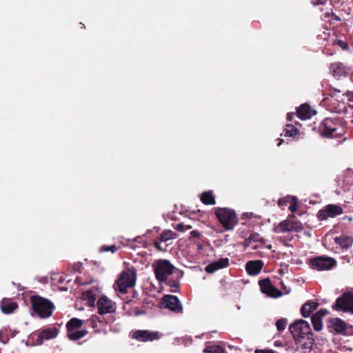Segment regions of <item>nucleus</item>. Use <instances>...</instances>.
<instances>
[{
  "instance_id": "37998d69",
  "label": "nucleus",
  "mask_w": 353,
  "mask_h": 353,
  "mask_svg": "<svg viewBox=\"0 0 353 353\" xmlns=\"http://www.w3.org/2000/svg\"><path fill=\"white\" fill-rule=\"evenodd\" d=\"M337 44L343 49V50H347L348 49V45L346 42L338 40Z\"/></svg>"
},
{
  "instance_id": "6e6552de",
  "label": "nucleus",
  "mask_w": 353,
  "mask_h": 353,
  "mask_svg": "<svg viewBox=\"0 0 353 353\" xmlns=\"http://www.w3.org/2000/svg\"><path fill=\"white\" fill-rule=\"evenodd\" d=\"M332 308L336 311L353 314V294L351 292L343 293L341 296L336 299Z\"/></svg>"
},
{
  "instance_id": "a878e982",
  "label": "nucleus",
  "mask_w": 353,
  "mask_h": 353,
  "mask_svg": "<svg viewBox=\"0 0 353 353\" xmlns=\"http://www.w3.org/2000/svg\"><path fill=\"white\" fill-rule=\"evenodd\" d=\"M312 114V110L307 103L302 104L297 109V117L302 120L310 119Z\"/></svg>"
},
{
  "instance_id": "3c124183",
  "label": "nucleus",
  "mask_w": 353,
  "mask_h": 353,
  "mask_svg": "<svg viewBox=\"0 0 353 353\" xmlns=\"http://www.w3.org/2000/svg\"><path fill=\"white\" fill-rule=\"evenodd\" d=\"M348 96H350V97L353 98V91H352V92H350V93L348 94Z\"/></svg>"
},
{
  "instance_id": "bb28decb",
  "label": "nucleus",
  "mask_w": 353,
  "mask_h": 353,
  "mask_svg": "<svg viewBox=\"0 0 353 353\" xmlns=\"http://www.w3.org/2000/svg\"><path fill=\"white\" fill-rule=\"evenodd\" d=\"M200 199L201 202L205 205H214L216 203L215 198L211 190L203 192L201 194Z\"/></svg>"
},
{
  "instance_id": "aec40b11",
  "label": "nucleus",
  "mask_w": 353,
  "mask_h": 353,
  "mask_svg": "<svg viewBox=\"0 0 353 353\" xmlns=\"http://www.w3.org/2000/svg\"><path fill=\"white\" fill-rule=\"evenodd\" d=\"M327 314L328 311L326 309H321L312 315L311 320L314 330L320 331L322 330V318Z\"/></svg>"
},
{
  "instance_id": "7c9ffc66",
  "label": "nucleus",
  "mask_w": 353,
  "mask_h": 353,
  "mask_svg": "<svg viewBox=\"0 0 353 353\" xmlns=\"http://www.w3.org/2000/svg\"><path fill=\"white\" fill-rule=\"evenodd\" d=\"M252 242H259L261 244H263L265 242V239L256 232H252L250 234V236L245 239V243L247 245H250Z\"/></svg>"
},
{
  "instance_id": "7ed1b4c3",
  "label": "nucleus",
  "mask_w": 353,
  "mask_h": 353,
  "mask_svg": "<svg viewBox=\"0 0 353 353\" xmlns=\"http://www.w3.org/2000/svg\"><path fill=\"white\" fill-rule=\"evenodd\" d=\"M214 214L225 230H230L237 225L239 219L234 210L227 208H214Z\"/></svg>"
},
{
  "instance_id": "49530a36",
  "label": "nucleus",
  "mask_w": 353,
  "mask_h": 353,
  "mask_svg": "<svg viewBox=\"0 0 353 353\" xmlns=\"http://www.w3.org/2000/svg\"><path fill=\"white\" fill-rule=\"evenodd\" d=\"M144 313H145V312L141 310L136 309V310H135V315H137V316L143 314Z\"/></svg>"
},
{
  "instance_id": "1a4fd4ad",
  "label": "nucleus",
  "mask_w": 353,
  "mask_h": 353,
  "mask_svg": "<svg viewBox=\"0 0 353 353\" xmlns=\"http://www.w3.org/2000/svg\"><path fill=\"white\" fill-rule=\"evenodd\" d=\"M289 330L294 339L304 335L312 334L310 324L305 320L298 319L289 326Z\"/></svg>"
},
{
  "instance_id": "dca6fc26",
  "label": "nucleus",
  "mask_w": 353,
  "mask_h": 353,
  "mask_svg": "<svg viewBox=\"0 0 353 353\" xmlns=\"http://www.w3.org/2000/svg\"><path fill=\"white\" fill-rule=\"evenodd\" d=\"M163 301L165 307L175 313H182L183 306L176 296L165 295L163 297Z\"/></svg>"
},
{
  "instance_id": "ea45409f",
  "label": "nucleus",
  "mask_w": 353,
  "mask_h": 353,
  "mask_svg": "<svg viewBox=\"0 0 353 353\" xmlns=\"http://www.w3.org/2000/svg\"><path fill=\"white\" fill-rule=\"evenodd\" d=\"M293 239V236H283L278 237V241L285 247H289V242Z\"/></svg>"
},
{
  "instance_id": "4468645a",
  "label": "nucleus",
  "mask_w": 353,
  "mask_h": 353,
  "mask_svg": "<svg viewBox=\"0 0 353 353\" xmlns=\"http://www.w3.org/2000/svg\"><path fill=\"white\" fill-rule=\"evenodd\" d=\"M259 285L261 291L269 297L278 298L282 295V292L272 284L269 278L260 280Z\"/></svg>"
},
{
  "instance_id": "20e7f679",
  "label": "nucleus",
  "mask_w": 353,
  "mask_h": 353,
  "mask_svg": "<svg viewBox=\"0 0 353 353\" xmlns=\"http://www.w3.org/2000/svg\"><path fill=\"white\" fill-rule=\"evenodd\" d=\"M137 272L134 268H128L122 271L116 284L118 290L123 294L127 293V289L135 285Z\"/></svg>"
},
{
  "instance_id": "f3484780",
  "label": "nucleus",
  "mask_w": 353,
  "mask_h": 353,
  "mask_svg": "<svg viewBox=\"0 0 353 353\" xmlns=\"http://www.w3.org/2000/svg\"><path fill=\"white\" fill-rule=\"evenodd\" d=\"M59 330L57 327H50L45 328L41 331L37 339V344H43L44 340H50L57 337Z\"/></svg>"
},
{
  "instance_id": "8fccbe9b",
  "label": "nucleus",
  "mask_w": 353,
  "mask_h": 353,
  "mask_svg": "<svg viewBox=\"0 0 353 353\" xmlns=\"http://www.w3.org/2000/svg\"><path fill=\"white\" fill-rule=\"evenodd\" d=\"M192 228V226L191 225H185V231L188 230H190Z\"/></svg>"
},
{
  "instance_id": "6ab92c4d",
  "label": "nucleus",
  "mask_w": 353,
  "mask_h": 353,
  "mask_svg": "<svg viewBox=\"0 0 353 353\" xmlns=\"http://www.w3.org/2000/svg\"><path fill=\"white\" fill-rule=\"evenodd\" d=\"M133 337L139 341H148L158 339L159 334L158 332H152L148 330H137L134 334Z\"/></svg>"
},
{
  "instance_id": "5701e85b",
  "label": "nucleus",
  "mask_w": 353,
  "mask_h": 353,
  "mask_svg": "<svg viewBox=\"0 0 353 353\" xmlns=\"http://www.w3.org/2000/svg\"><path fill=\"white\" fill-rule=\"evenodd\" d=\"M328 327L333 328L338 334H345L347 325L341 319L336 318L330 321Z\"/></svg>"
},
{
  "instance_id": "c756f323",
  "label": "nucleus",
  "mask_w": 353,
  "mask_h": 353,
  "mask_svg": "<svg viewBox=\"0 0 353 353\" xmlns=\"http://www.w3.org/2000/svg\"><path fill=\"white\" fill-rule=\"evenodd\" d=\"M88 334L85 329L83 330H74L71 332H67L68 337L71 341H77L84 337Z\"/></svg>"
},
{
  "instance_id": "72a5a7b5",
  "label": "nucleus",
  "mask_w": 353,
  "mask_h": 353,
  "mask_svg": "<svg viewBox=\"0 0 353 353\" xmlns=\"http://www.w3.org/2000/svg\"><path fill=\"white\" fill-rule=\"evenodd\" d=\"M285 135L294 137L299 133L298 129L292 124H287L285 128Z\"/></svg>"
},
{
  "instance_id": "de8ad7c7",
  "label": "nucleus",
  "mask_w": 353,
  "mask_h": 353,
  "mask_svg": "<svg viewBox=\"0 0 353 353\" xmlns=\"http://www.w3.org/2000/svg\"><path fill=\"white\" fill-rule=\"evenodd\" d=\"M274 345L276 347H281L283 345H282V341H279V340L275 341H274Z\"/></svg>"
},
{
  "instance_id": "e433bc0d",
  "label": "nucleus",
  "mask_w": 353,
  "mask_h": 353,
  "mask_svg": "<svg viewBox=\"0 0 353 353\" xmlns=\"http://www.w3.org/2000/svg\"><path fill=\"white\" fill-rule=\"evenodd\" d=\"M292 196H286L278 201V205L281 208L284 209L287 206L288 203H290L292 201Z\"/></svg>"
},
{
  "instance_id": "4c0bfd02",
  "label": "nucleus",
  "mask_w": 353,
  "mask_h": 353,
  "mask_svg": "<svg viewBox=\"0 0 353 353\" xmlns=\"http://www.w3.org/2000/svg\"><path fill=\"white\" fill-rule=\"evenodd\" d=\"M299 203H298V199L296 196H292V201L290 203V206L288 208L289 210H290L292 212H295L299 209Z\"/></svg>"
},
{
  "instance_id": "423d86ee",
  "label": "nucleus",
  "mask_w": 353,
  "mask_h": 353,
  "mask_svg": "<svg viewBox=\"0 0 353 353\" xmlns=\"http://www.w3.org/2000/svg\"><path fill=\"white\" fill-rule=\"evenodd\" d=\"M295 216L291 214L288 219L281 221L277 225L274 226L273 231L275 233L285 232H301L303 230L302 223L299 220H292Z\"/></svg>"
},
{
  "instance_id": "473e14b6",
  "label": "nucleus",
  "mask_w": 353,
  "mask_h": 353,
  "mask_svg": "<svg viewBox=\"0 0 353 353\" xmlns=\"http://www.w3.org/2000/svg\"><path fill=\"white\" fill-rule=\"evenodd\" d=\"M203 352L205 353H224L225 350L219 345H212L206 347Z\"/></svg>"
},
{
  "instance_id": "f8f14e48",
  "label": "nucleus",
  "mask_w": 353,
  "mask_h": 353,
  "mask_svg": "<svg viewBox=\"0 0 353 353\" xmlns=\"http://www.w3.org/2000/svg\"><path fill=\"white\" fill-rule=\"evenodd\" d=\"M177 237V234L170 230L163 231L161 235L154 241V247L160 251H166L168 246V241Z\"/></svg>"
},
{
  "instance_id": "412c9836",
  "label": "nucleus",
  "mask_w": 353,
  "mask_h": 353,
  "mask_svg": "<svg viewBox=\"0 0 353 353\" xmlns=\"http://www.w3.org/2000/svg\"><path fill=\"white\" fill-rule=\"evenodd\" d=\"M263 267V262L261 260L250 261L245 264V270L249 275L258 274Z\"/></svg>"
},
{
  "instance_id": "a18cd8bd",
  "label": "nucleus",
  "mask_w": 353,
  "mask_h": 353,
  "mask_svg": "<svg viewBox=\"0 0 353 353\" xmlns=\"http://www.w3.org/2000/svg\"><path fill=\"white\" fill-rule=\"evenodd\" d=\"M190 235L192 237H199L201 234L199 231L197 230H192L191 232H190Z\"/></svg>"
},
{
  "instance_id": "4be33fe9",
  "label": "nucleus",
  "mask_w": 353,
  "mask_h": 353,
  "mask_svg": "<svg viewBox=\"0 0 353 353\" xmlns=\"http://www.w3.org/2000/svg\"><path fill=\"white\" fill-rule=\"evenodd\" d=\"M330 70L333 76L337 79L347 77L348 74L346 67L342 63L335 62L331 63Z\"/></svg>"
},
{
  "instance_id": "39448f33",
  "label": "nucleus",
  "mask_w": 353,
  "mask_h": 353,
  "mask_svg": "<svg viewBox=\"0 0 353 353\" xmlns=\"http://www.w3.org/2000/svg\"><path fill=\"white\" fill-rule=\"evenodd\" d=\"M156 279L160 282L167 280V277L174 274L176 268L168 260L160 259L153 265Z\"/></svg>"
},
{
  "instance_id": "f704fd0d",
  "label": "nucleus",
  "mask_w": 353,
  "mask_h": 353,
  "mask_svg": "<svg viewBox=\"0 0 353 353\" xmlns=\"http://www.w3.org/2000/svg\"><path fill=\"white\" fill-rule=\"evenodd\" d=\"M102 321L100 318L97 315H93L92 317L87 321V323L93 328L98 327V323H101Z\"/></svg>"
},
{
  "instance_id": "f03ea898",
  "label": "nucleus",
  "mask_w": 353,
  "mask_h": 353,
  "mask_svg": "<svg viewBox=\"0 0 353 353\" xmlns=\"http://www.w3.org/2000/svg\"><path fill=\"white\" fill-rule=\"evenodd\" d=\"M32 311L41 319H48L52 315L55 306L49 299L39 295L30 297Z\"/></svg>"
},
{
  "instance_id": "c9c22d12",
  "label": "nucleus",
  "mask_w": 353,
  "mask_h": 353,
  "mask_svg": "<svg viewBox=\"0 0 353 353\" xmlns=\"http://www.w3.org/2000/svg\"><path fill=\"white\" fill-rule=\"evenodd\" d=\"M119 250V247H117L115 245H103L100 248V252H111L112 253H115Z\"/></svg>"
},
{
  "instance_id": "393cba45",
  "label": "nucleus",
  "mask_w": 353,
  "mask_h": 353,
  "mask_svg": "<svg viewBox=\"0 0 353 353\" xmlns=\"http://www.w3.org/2000/svg\"><path fill=\"white\" fill-rule=\"evenodd\" d=\"M319 306V303L314 301H306L301 308V313L303 317H308Z\"/></svg>"
},
{
  "instance_id": "c03bdc74",
  "label": "nucleus",
  "mask_w": 353,
  "mask_h": 353,
  "mask_svg": "<svg viewBox=\"0 0 353 353\" xmlns=\"http://www.w3.org/2000/svg\"><path fill=\"white\" fill-rule=\"evenodd\" d=\"M185 224H183V223H180L176 224V225L174 227V228L179 232H185Z\"/></svg>"
},
{
  "instance_id": "cd10ccee",
  "label": "nucleus",
  "mask_w": 353,
  "mask_h": 353,
  "mask_svg": "<svg viewBox=\"0 0 353 353\" xmlns=\"http://www.w3.org/2000/svg\"><path fill=\"white\" fill-rule=\"evenodd\" d=\"M17 303L15 302L3 301L1 309L3 313L10 314L12 313L17 308Z\"/></svg>"
},
{
  "instance_id": "a19ab883",
  "label": "nucleus",
  "mask_w": 353,
  "mask_h": 353,
  "mask_svg": "<svg viewBox=\"0 0 353 353\" xmlns=\"http://www.w3.org/2000/svg\"><path fill=\"white\" fill-rule=\"evenodd\" d=\"M242 219H255L256 220H261V216L254 214L253 212H244L242 215Z\"/></svg>"
},
{
  "instance_id": "2f4dec72",
  "label": "nucleus",
  "mask_w": 353,
  "mask_h": 353,
  "mask_svg": "<svg viewBox=\"0 0 353 353\" xmlns=\"http://www.w3.org/2000/svg\"><path fill=\"white\" fill-rule=\"evenodd\" d=\"M82 297L83 300H86L89 305H92L94 304L95 301V294L92 291L88 290L84 292L82 294Z\"/></svg>"
},
{
  "instance_id": "c85d7f7f",
  "label": "nucleus",
  "mask_w": 353,
  "mask_h": 353,
  "mask_svg": "<svg viewBox=\"0 0 353 353\" xmlns=\"http://www.w3.org/2000/svg\"><path fill=\"white\" fill-rule=\"evenodd\" d=\"M83 321L77 318H72L66 324L67 332H71L72 330H78L81 327Z\"/></svg>"
},
{
  "instance_id": "9d476101",
  "label": "nucleus",
  "mask_w": 353,
  "mask_h": 353,
  "mask_svg": "<svg viewBox=\"0 0 353 353\" xmlns=\"http://www.w3.org/2000/svg\"><path fill=\"white\" fill-rule=\"evenodd\" d=\"M343 213V210L339 205L328 204L318 212L317 218L319 221H325L328 218H335Z\"/></svg>"
},
{
  "instance_id": "2eb2a0df",
  "label": "nucleus",
  "mask_w": 353,
  "mask_h": 353,
  "mask_svg": "<svg viewBox=\"0 0 353 353\" xmlns=\"http://www.w3.org/2000/svg\"><path fill=\"white\" fill-rule=\"evenodd\" d=\"M183 274L184 273L182 270L176 269L174 274L170 275V278L168 279L167 277V280L163 281V283H165L167 286L171 288L170 291L172 292H177L180 288V280L183 276Z\"/></svg>"
},
{
  "instance_id": "58836bf2",
  "label": "nucleus",
  "mask_w": 353,
  "mask_h": 353,
  "mask_svg": "<svg viewBox=\"0 0 353 353\" xmlns=\"http://www.w3.org/2000/svg\"><path fill=\"white\" fill-rule=\"evenodd\" d=\"M287 325V319H280L276 322V326L278 331L281 332L283 331Z\"/></svg>"
},
{
  "instance_id": "0eeeda50",
  "label": "nucleus",
  "mask_w": 353,
  "mask_h": 353,
  "mask_svg": "<svg viewBox=\"0 0 353 353\" xmlns=\"http://www.w3.org/2000/svg\"><path fill=\"white\" fill-rule=\"evenodd\" d=\"M310 266L318 271L330 270L336 266V261L330 256H321L310 259Z\"/></svg>"
},
{
  "instance_id": "f257e3e1",
  "label": "nucleus",
  "mask_w": 353,
  "mask_h": 353,
  "mask_svg": "<svg viewBox=\"0 0 353 353\" xmlns=\"http://www.w3.org/2000/svg\"><path fill=\"white\" fill-rule=\"evenodd\" d=\"M345 131L346 125L342 118H325L319 126L321 134L325 137H340Z\"/></svg>"
},
{
  "instance_id": "79ce46f5",
  "label": "nucleus",
  "mask_w": 353,
  "mask_h": 353,
  "mask_svg": "<svg viewBox=\"0 0 353 353\" xmlns=\"http://www.w3.org/2000/svg\"><path fill=\"white\" fill-rule=\"evenodd\" d=\"M341 259L343 263H347L353 264V261H352V259L348 255L343 256Z\"/></svg>"
},
{
  "instance_id": "09e8293b",
  "label": "nucleus",
  "mask_w": 353,
  "mask_h": 353,
  "mask_svg": "<svg viewBox=\"0 0 353 353\" xmlns=\"http://www.w3.org/2000/svg\"><path fill=\"white\" fill-rule=\"evenodd\" d=\"M313 4L317 6L319 4H323V2L321 1V0H316L315 1L313 2Z\"/></svg>"
},
{
  "instance_id": "ddd939ff",
  "label": "nucleus",
  "mask_w": 353,
  "mask_h": 353,
  "mask_svg": "<svg viewBox=\"0 0 353 353\" xmlns=\"http://www.w3.org/2000/svg\"><path fill=\"white\" fill-rule=\"evenodd\" d=\"M97 306L98 312L101 315L113 313L117 309L116 303L105 296H103L98 299Z\"/></svg>"
},
{
  "instance_id": "b1692460",
  "label": "nucleus",
  "mask_w": 353,
  "mask_h": 353,
  "mask_svg": "<svg viewBox=\"0 0 353 353\" xmlns=\"http://www.w3.org/2000/svg\"><path fill=\"white\" fill-rule=\"evenodd\" d=\"M334 242L339 245L342 249L348 250L353 245V236L341 235L334 239Z\"/></svg>"
},
{
  "instance_id": "a211bd4d",
  "label": "nucleus",
  "mask_w": 353,
  "mask_h": 353,
  "mask_svg": "<svg viewBox=\"0 0 353 353\" xmlns=\"http://www.w3.org/2000/svg\"><path fill=\"white\" fill-rule=\"evenodd\" d=\"M230 261L228 258H221L217 261L209 263L205 268L208 273H213L216 270L228 267Z\"/></svg>"
},
{
  "instance_id": "9b49d317",
  "label": "nucleus",
  "mask_w": 353,
  "mask_h": 353,
  "mask_svg": "<svg viewBox=\"0 0 353 353\" xmlns=\"http://www.w3.org/2000/svg\"><path fill=\"white\" fill-rule=\"evenodd\" d=\"M294 340L296 351L299 352L300 353L310 352L314 342L313 334L294 338Z\"/></svg>"
}]
</instances>
